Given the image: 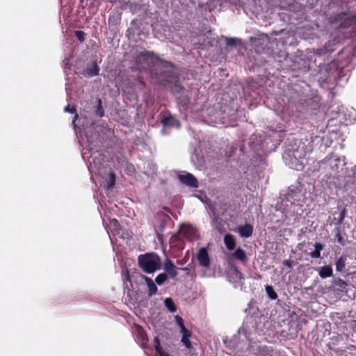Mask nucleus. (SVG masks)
<instances>
[{"label": "nucleus", "mask_w": 356, "mask_h": 356, "mask_svg": "<svg viewBox=\"0 0 356 356\" xmlns=\"http://www.w3.org/2000/svg\"><path fill=\"white\" fill-rule=\"evenodd\" d=\"M136 63L138 70H149L152 81L156 84L165 86L167 83L177 81L174 65L152 52L146 51L138 55Z\"/></svg>", "instance_id": "f257e3e1"}, {"label": "nucleus", "mask_w": 356, "mask_h": 356, "mask_svg": "<svg viewBox=\"0 0 356 356\" xmlns=\"http://www.w3.org/2000/svg\"><path fill=\"white\" fill-rule=\"evenodd\" d=\"M355 65L356 54L354 49L350 48V46H346L338 54L336 63H331L321 68L318 81L321 83H326L332 76L334 79L340 78L343 75L342 74L345 69L347 71L351 70Z\"/></svg>", "instance_id": "f03ea898"}, {"label": "nucleus", "mask_w": 356, "mask_h": 356, "mask_svg": "<svg viewBox=\"0 0 356 356\" xmlns=\"http://www.w3.org/2000/svg\"><path fill=\"white\" fill-rule=\"evenodd\" d=\"M138 261L139 267L147 273H152L161 267V258L154 252L139 255Z\"/></svg>", "instance_id": "7ed1b4c3"}, {"label": "nucleus", "mask_w": 356, "mask_h": 356, "mask_svg": "<svg viewBox=\"0 0 356 356\" xmlns=\"http://www.w3.org/2000/svg\"><path fill=\"white\" fill-rule=\"evenodd\" d=\"M179 235H182L184 238L191 241L198 239L199 238L197 229L191 225H181L177 234L174 235L171 239L173 240V241H176L179 238Z\"/></svg>", "instance_id": "20e7f679"}, {"label": "nucleus", "mask_w": 356, "mask_h": 356, "mask_svg": "<svg viewBox=\"0 0 356 356\" xmlns=\"http://www.w3.org/2000/svg\"><path fill=\"white\" fill-rule=\"evenodd\" d=\"M291 67L293 71L307 72L310 69L309 59L302 53L300 55L297 54L293 57Z\"/></svg>", "instance_id": "39448f33"}, {"label": "nucleus", "mask_w": 356, "mask_h": 356, "mask_svg": "<svg viewBox=\"0 0 356 356\" xmlns=\"http://www.w3.org/2000/svg\"><path fill=\"white\" fill-rule=\"evenodd\" d=\"M179 180L186 186L193 188L198 187V181L195 177L189 172H186L185 175H179Z\"/></svg>", "instance_id": "423d86ee"}, {"label": "nucleus", "mask_w": 356, "mask_h": 356, "mask_svg": "<svg viewBox=\"0 0 356 356\" xmlns=\"http://www.w3.org/2000/svg\"><path fill=\"white\" fill-rule=\"evenodd\" d=\"M197 259L201 266L209 268L211 264L210 257L206 248H201L197 253Z\"/></svg>", "instance_id": "0eeeda50"}, {"label": "nucleus", "mask_w": 356, "mask_h": 356, "mask_svg": "<svg viewBox=\"0 0 356 356\" xmlns=\"http://www.w3.org/2000/svg\"><path fill=\"white\" fill-rule=\"evenodd\" d=\"M250 42L253 44H268L270 42V39L268 35L259 33L250 37Z\"/></svg>", "instance_id": "6e6552de"}, {"label": "nucleus", "mask_w": 356, "mask_h": 356, "mask_svg": "<svg viewBox=\"0 0 356 356\" xmlns=\"http://www.w3.org/2000/svg\"><path fill=\"white\" fill-rule=\"evenodd\" d=\"M216 44H243V43L240 38H228L221 35L216 38Z\"/></svg>", "instance_id": "1a4fd4ad"}, {"label": "nucleus", "mask_w": 356, "mask_h": 356, "mask_svg": "<svg viewBox=\"0 0 356 356\" xmlns=\"http://www.w3.org/2000/svg\"><path fill=\"white\" fill-rule=\"evenodd\" d=\"M121 15L118 13H113L111 14L108 19V25L110 30L115 31L120 23Z\"/></svg>", "instance_id": "9d476101"}, {"label": "nucleus", "mask_w": 356, "mask_h": 356, "mask_svg": "<svg viewBox=\"0 0 356 356\" xmlns=\"http://www.w3.org/2000/svg\"><path fill=\"white\" fill-rule=\"evenodd\" d=\"M163 269L171 278H175L178 275L176 266L174 265L173 262L168 258L165 260L163 264Z\"/></svg>", "instance_id": "9b49d317"}, {"label": "nucleus", "mask_w": 356, "mask_h": 356, "mask_svg": "<svg viewBox=\"0 0 356 356\" xmlns=\"http://www.w3.org/2000/svg\"><path fill=\"white\" fill-rule=\"evenodd\" d=\"M253 230V226L246 223L239 227L238 233L241 237L248 238L252 235Z\"/></svg>", "instance_id": "f8f14e48"}, {"label": "nucleus", "mask_w": 356, "mask_h": 356, "mask_svg": "<svg viewBox=\"0 0 356 356\" xmlns=\"http://www.w3.org/2000/svg\"><path fill=\"white\" fill-rule=\"evenodd\" d=\"M143 278L145 280L148 287V296H152L156 294L157 293L158 288L153 280L150 277L146 276H143Z\"/></svg>", "instance_id": "ddd939ff"}, {"label": "nucleus", "mask_w": 356, "mask_h": 356, "mask_svg": "<svg viewBox=\"0 0 356 356\" xmlns=\"http://www.w3.org/2000/svg\"><path fill=\"white\" fill-rule=\"evenodd\" d=\"M334 232L335 233L334 239L341 245L346 244L344 236L346 235L345 232L342 233L341 227L337 226L334 228Z\"/></svg>", "instance_id": "4468645a"}, {"label": "nucleus", "mask_w": 356, "mask_h": 356, "mask_svg": "<svg viewBox=\"0 0 356 356\" xmlns=\"http://www.w3.org/2000/svg\"><path fill=\"white\" fill-rule=\"evenodd\" d=\"M224 243L229 250H233L236 247L235 238L231 234H227L224 236Z\"/></svg>", "instance_id": "2eb2a0df"}, {"label": "nucleus", "mask_w": 356, "mask_h": 356, "mask_svg": "<svg viewBox=\"0 0 356 356\" xmlns=\"http://www.w3.org/2000/svg\"><path fill=\"white\" fill-rule=\"evenodd\" d=\"M318 275L322 279L332 277L333 275L332 266L330 265L322 266L318 271Z\"/></svg>", "instance_id": "dca6fc26"}, {"label": "nucleus", "mask_w": 356, "mask_h": 356, "mask_svg": "<svg viewBox=\"0 0 356 356\" xmlns=\"http://www.w3.org/2000/svg\"><path fill=\"white\" fill-rule=\"evenodd\" d=\"M99 67L96 62H93L90 66L87 67L86 70V74L88 76L92 77L99 74Z\"/></svg>", "instance_id": "f3484780"}, {"label": "nucleus", "mask_w": 356, "mask_h": 356, "mask_svg": "<svg viewBox=\"0 0 356 356\" xmlns=\"http://www.w3.org/2000/svg\"><path fill=\"white\" fill-rule=\"evenodd\" d=\"M314 250L309 253L312 259H318L321 257V251L323 250L324 245L321 243H315Z\"/></svg>", "instance_id": "a211bd4d"}, {"label": "nucleus", "mask_w": 356, "mask_h": 356, "mask_svg": "<svg viewBox=\"0 0 356 356\" xmlns=\"http://www.w3.org/2000/svg\"><path fill=\"white\" fill-rule=\"evenodd\" d=\"M233 255L235 259L241 261L243 263L246 262L248 260V257L245 252L241 247L236 249Z\"/></svg>", "instance_id": "6ab92c4d"}, {"label": "nucleus", "mask_w": 356, "mask_h": 356, "mask_svg": "<svg viewBox=\"0 0 356 356\" xmlns=\"http://www.w3.org/2000/svg\"><path fill=\"white\" fill-rule=\"evenodd\" d=\"M346 257L344 255L341 256L336 261V270L338 272H342L346 266Z\"/></svg>", "instance_id": "aec40b11"}, {"label": "nucleus", "mask_w": 356, "mask_h": 356, "mask_svg": "<svg viewBox=\"0 0 356 356\" xmlns=\"http://www.w3.org/2000/svg\"><path fill=\"white\" fill-rule=\"evenodd\" d=\"M332 47V46H322L320 48L316 49V50L314 49V54L318 56H323L327 52L334 51V49L331 48Z\"/></svg>", "instance_id": "412c9836"}, {"label": "nucleus", "mask_w": 356, "mask_h": 356, "mask_svg": "<svg viewBox=\"0 0 356 356\" xmlns=\"http://www.w3.org/2000/svg\"><path fill=\"white\" fill-rule=\"evenodd\" d=\"M333 284L341 291H344L348 286V284L346 283V282H345L341 278H335L333 280Z\"/></svg>", "instance_id": "4be33fe9"}, {"label": "nucleus", "mask_w": 356, "mask_h": 356, "mask_svg": "<svg viewBox=\"0 0 356 356\" xmlns=\"http://www.w3.org/2000/svg\"><path fill=\"white\" fill-rule=\"evenodd\" d=\"M264 356H280V352L271 347L266 346L264 350Z\"/></svg>", "instance_id": "5701e85b"}, {"label": "nucleus", "mask_w": 356, "mask_h": 356, "mask_svg": "<svg viewBox=\"0 0 356 356\" xmlns=\"http://www.w3.org/2000/svg\"><path fill=\"white\" fill-rule=\"evenodd\" d=\"M164 303H165V306L166 307V308L170 312H175L176 310H177V307L173 302V300L170 298H168L165 300L164 301Z\"/></svg>", "instance_id": "b1692460"}, {"label": "nucleus", "mask_w": 356, "mask_h": 356, "mask_svg": "<svg viewBox=\"0 0 356 356\" xmlns=\"http://www.w3.org/2000/svg\"><path fill=\"white\" fill-rule=\"evenodd\" d=\"M87 34L83 31H75L74 33V37L81 43L86 40Z\"/></svg>", "instance_id": "393cba45"}, {"label": "nucleus", "mask_w": 356, "mask_h": 356, "mask_svg": "<svg viewBox=\"0 0 356 356\" xmlns=\"http://www.w3.org/2000/svg\"><path fill=\"white\" fill-rule=\"evenodd\" d=\"M95 115L100 118L104 116V110L102 106V101L101 99H97V106L96 110L95 111Z\"/></svg>", "instance_id": "a878e982"}, {"label": "nucleus", "mask_w": 356, "mask_h": 356, "mask_svg": "<svg viewBox=\"0 0 356 356\" xmlns=\"http://www.w3.org/2000/svg\"><path fill=\"white\" fill-rule=\"evenodd\" d=\"M346 213H347L346 209L343 208L339 213L338 218H334V220H337V225H339L341 227V225L343 224V220L346 218Z\"/></svg>", "instance_id": "bb28decb"}, {"label": "nucleus", "mask_w": 356, "mask_h": 356, "mask_svg": "<svg viewBox=\"0 0 356 356\" xmlns=\"http://www.w3.org/2000/svg\"><path fill=\"white\" fill-rule=\"evenodd\" d=\"M266 291L270 300H275L277 298V294L271 286H266Z\"/></svg>", "instance_id": "cd10ccee"}, {"label": "nucleus", "mask_w": 356, "mask_h": 356, "mask_svg": "<svg viewBox=\"0 0 356 356\" xmlns=\"http://www.w3.org/2000/svg\"><path fill=\"white\" fill-rule=\"evenodd\" d=\"M116 181L115 174L113 172H111L108 176V179L106 180V184L108 188H112L115 184Z\"/></svg>", "instance_id": "c85d7f7f"}, {"label": "nucleus", "mask_w": 356, "mask_h": 356, "mask_svg": "<svg viewBox=\"0 0 356 356\" xmlns=\"http://www.w3.org/2000/svg\"><path fill=\"white\" fill-rule=\"evenodd\" d=\"M167 278V274L160 273L156 277L155 282L157 284L162 285L166 281Z\"/></svg>", "instance_id": "c756f323"}, {"label": "nucleus", "mask_w": 356, "mask_h": 356, "mask_svg": "<svg viewBox=\"0 0 356 356\" xmlns=\"http://www.w3.org/2000/svg\"><path fill=\"white\" fill-rule=\"evenodd\" d=\"M190 337H181V342L186 346V347L188 349L192 348V344L189 339Z\"/></svg>", "instance_id": "7c9ffc66"}, {"label": "nucleus", "mask_w": 356, "mask_h": 356, "mask_svg": "<svg viewBox=\"0 0 356 356\" xmlns=\"http://www.w3.org/2000/svg\"><path fill=\"white\" fill-rule=\"evenodd\" d=\"M123 282L124 284L126 285V288H128V285L127 284V282H131L130 276H129V272L128 270H127L124 273V275L123 276Z\"/></svg>", "instance_id": "2f4dec72"}, {"label": "nucleus", "mask_w": 356, "mask_h": 356, "mask_svg": "<svg viewBox=\"0 0 356 356\" xmlns=\"http://www.w3.org/2000/svg\"><path fill=\"white\" fill-rule=\"evenodd\" d=\"M273 57L274 58H285L286 57V53L285 52V51H282V50H280L279 52H277V54H275L274 53L273 54Z\"/></svg>", "instance_id": "473e14b6"}, {"label": "nucleus", "mask_w": 356, "mask_h": 356, "mask_svg": "<svg viewBox=\"0 0 356 356\" xmlns=\"http://www.w3.org/2000/svg\"><path fill=\"white\" fill-rule=\"evenodd\" d=\"M181 333L182 334L183 337H191V332L186 328L185 326H183L182 329H181Z\"/></svg>", "instance_id": "72a5a7b5"}, {"label": "nucleus", "mask_w": 356, "mask_h": 356, "mask_svg": "<svg viewBox=\"0 0 356 356\" xmlns=\"http://www.w3.org/2000/svg\"><path fill=\"white\" fill-rule=\"evenodd\" d=\"M175 320H176L177 323L180 327V329H182L183 326H185L184 325V320L182 319V318L181 316H179L178 315L176 316H175Z\"/></svg>", "instance_id": "f704fd0d"}, {"label": "nucleus", "mask_w": 356, "mask_h": 356, "mask_svg": "<svg viewBox=\"0 0 356 356\" xmlns=\"http://www.w3.org/2000/svg\"><path fill=\"white\" fill-rule=\"evenodd\" d=\"M154 349H158L159 348L161 347L160 340H159V337H154Z\"/></svg>", "instance_id": "c9c22d12"}, {"label": "nucleus", "mask_w": 356, "mask_h": 356, "mask_svg": "<svg viewBox=\"0 0 356 356\" xmlns=\"http://www.w3.org/2000/svg\"><path fill=\"white\" fill-rule=\"evenodd\" d=\"M155 351L159 355V356H169L166 352L163 350L162 347L155 349Z\"/></svg>", "instance_id": "e433bc0d"}, {"label": "nucleus", "mask_w": 356, "mask_h": 356, "mask_svg": "<svg viewBox=\"0 0 356 356\" xmlns=\"http://www.w3.org/2000/svg\"><path fill=\"white\" fill-rule=\"evenodd\" d=\"M155 351L159 355V356H169L166 352L163 350L162 347L155 349Z\"/></svg>", "instance_id": "4c0bfd02"}, {"label": "nucleus", "mask_w": 356, "mask_h": 356, "mask_svg": "<svg viewBox=\"0 0 356 356\" xmlns=\"http://www.w3.org/2000/svg\"><path fill=\"white\" fill-rule=\"evenodd\" d=\"M155 351L159 355V356H169L166 352L163 350L162 347L155 349Z\"/></svg>", "instance_id": "58836bf2"}, {"label": "nucleus", "mask_w": 356, "mask_h": 356, "mask_svg": "<svg viewBox=\"0 0 356 356\" xmlns=\"http://www.w3.org/2000/svg\"><path fill=\"white\" fill-rule=\"evenodd\" d=\"M132 30L131 29H129L127 30V32H128V38H129V40L131 41H134V42H137L135 39H134V33H131Z\"/></svg>", "instance_id": "ea45409f"}, {"label": "nucleus", "mask_w": 356, "mask_h": 356, "mask_svg": "<svg viewBox=\"0 0 356 356\" xmlns=\"http://www.w3.org/2000/svg\"><path fill=\"white\" fill-rule=\"evenodd\" d=\"M64 110L65 112H68L70 113H76V108L74 107H70V105H67Z\"/></svg>", "instance_id": "a19ab883"}, {"label": "nucleus", "mask_w": 356, "mask_h": 356, "mask_svg": "<svg viewBox=\"0 0 356 356\" xmlns=\"http://www.w3.org/2000/svg\"><path fill=\"white\" fill-rule=\"evenodd\" d=\"M293 262L289 259H286L283 261V264L289 268H291L293 267Z\"/></svg>", "instance_id": "79ce46f5"}, {"label": "nucleus", "mask_w": 356, "mask_h": 356, "mask_svg": "<svg viewBox=\"0 0 356 356\" xmlns=\"http://www.w3.org/2000/svg\"><path fill=\"white\" fill-rule=\"evenodd\" d=\"M189 99L190 98L188 97V96H186L182 101H181V103L182 104V105H187L189 102Z\"/></svg>", "instance_id": "37998d69"}, {"label": "nucleus", "mask_w": 356, "mask_h": 356, "mask_svg": "<svg viewBox=\"0 0 356 356\" xmlns=\"http://www.w3.org/2000/svg\"><path fill=\"white\" fill-rule=\"evenodd\" d=\"M170 120V118H165L164 119H163L162 120V123L164 124V125H168V121Z\"/></svg>", "instance_id": "c03bdc74"}, {"label": "nucleus", "mask_w": 356, "mask_h": 356, "mask_svg": "<svg viewBox=\"0 0 356 356\" xmlns=\"http://www.w3.org/2000/svg\"><path fill=\"white\" fill-rule=\"evenodd\" d=\"M77 118H78V115H77V114H76V115H75V116H74V120H73V122H74H74H75V121L77 120Z\"/></svg>", "instance_id": "a18cd8bd"}, {"label": "nucleus", "mask_w": 356, "mask_h": 356, "mask_svg": "<svg viewBox=\"0 0 356 356\" xmlns=\"http://www.w3.org/2000/svg\"><path fill=\"white\" fill-rule=\"evenodd\" d=\"M93 163H95V165H97V163H99V165L101 164V163H96L95 159H94Z\"/></svg>", "instance_id": "49530a36"}, {"label": "nucleus", "mask_w": 356, "mask_h": 356, "mask_svg": "<svg viewBox=\"0 0 356 356\" xmlns=\"http://www.w3.org/2000/svg\"><path fill=\"white\" fill-rule=\"evenodd\" d=\"M113 221L115 223H118V220H115V219H114Z\"/></svg>", "instance_id": "de8ad7c7"}]
</instances>
